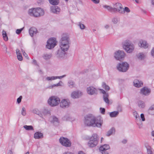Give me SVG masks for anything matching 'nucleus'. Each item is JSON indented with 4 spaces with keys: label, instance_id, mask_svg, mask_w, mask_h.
Instances as JSON below:
<instances>
[{
    "label": "nucleus",
    "instance_id": "1",
    "mask_svg": "<svg viewBox=\"0 0 154 154\" xmlns=\"http://www.w3.org/2000/svg\"><path fill=\"white\" fill-rule=\"evenodd\" d=\"M84 122L85 124L87 126L98 128L101 127L103 123L100 118H98L96 119L92 114H88L85 116Z\"/></svg>",
    "mask_w": 154,
    "mask_h": 154
},
{
    "label": "nucleus",
    "instance_id": "2",
    "mask_svg": "<svg viewBox=\"0 0 154 154\" xmlns=\"http://www.w3.org/2000/svg\"><path fill=\"white\" fill-rule=\"evenodd\" d=\"M70 38L69 35L66 34H63L62 35V38L59 41V45L60 47L64 49L63 48L65 49H69V45Z\"/></svg>",
    "mask_w": 154,
    "mask_h": 154
},
{
    "label": "nucleus",
    "instance_id": "3",
    "mask_svg": "<svg viewBox=\"0 0 154 154\" xmlns=\"http://www.w3.org/2000/svg\"><path fill=\"white\" fill-rule=\"evenodd\" d=\"M28 14L31 16L38 17L43 15L44 14V12L41 8H33L29 10Z\"/></svg>",
    "mask_w": 154,
    "mask_h": 154
},
{
    "label": "nucleus",
    "instance_id": "4",
    "mask_svg": "<svg viewBox=\"0 0 154 154\" xmlns=\"http://www.w3.org/2000/svg\"><path fill=\"white\" fill-rule=\"evenodd\" d=\"M89 140L88 143V146L90 148H93L97 146L99 140V138L97 134H93L89 138Z\"/></svg>",
    "mask_w": 154,
    "mask_h": 154
},
{
    "label": "nucleus",
    "instance_id": "5",
    "mask_svg": "<svg viewBox=\"0 0 154 154\" xmlns=\"http://www.w3.org/2000/svg\"><path fill=\"white\" fill-rule=\"evenodd\" d=\"M60 98L55 96L50 97L48 101V104L52 107L57 105L60 103Z\"/></svg>",
    "mask_w": 154,
    "mask_h": 154
},
{
    "label": "nucleus",
    "instance_id": "6",
    "mask_svg": "<svg viewBox=\"0 0 154 154\" xmlns=\"http://www.w3.org/2000/svg\"><path fill=\"white\" fill-rule=\"evenodd\" d=\"M129 66L126 62H122L119 63L117 66V68L120 72H125L127 71L129 68Z\"/></svg>",
    "mask_w": 154,
    "mask_h": 154
},
{
    "label": "nucleus",
    "instance_id": "7",
    "mask_svg": "<svg viewBox=\"0 0 154 154\" xmlns=\"http://www.w3.org/2000/svg\"><path fill=\"white\" fill-rule=\"evenodd\" d=\"M123 47L128 53H131L134 50V45L131 44L129 40H126L124 42Z\"/></svg>",
    "mask_w": 154,
    "mask_h": 154
},
{
    "label": "nucleus",
    "instance_id": "8",
    "mask_svg": "<svg viewBox=\"0 0 154 154\" xmlns=\"http://www.w3.org/2000/svg\"><path fill=\"white\" fill-rule=\"evenodd\" d=\"M59 142L63 146L69 147L71 146L72 143L69 139L66 137H61L59 140Z\"/></svg>",
    "mask_w": 154,
    "mask_h": 154
},
{
    "label": "nucleus",
    "instance_id": "9",
    "mask_svg": "<svg viewBox=\"0 0 154 154\" xmlns=\"http://www.w3.org/2000/svg\"><path fill=\"white\" fill-rule=\"evenodd\" d=\"M56 45V38H51L48 40L46 47L48 48L51 49L54 48Z\"/></svg>",
    "mask_w": 154,
    "mask_h": 154
},
{
    "label": "nucleus",
    "instance_id": "10",
    "mask_svg": "<svg viewBox=\"0 0 154 154\" xmlns=\"http://www.w3.org/2000/svg\"><path fill=\"white\" fill-rule=\"evenodd\" d=\"M122 5L120 3H117L114 5L113 12H118L121 14L123 12Z\"/></svg>",
    "mask_w": 154,
    "mask_h": 154
},
{
    "label": "nucleus",
    "instance_id": "11",
    "mask_svg": "<svg viewBox=\"0 0 154 154\" xmlns=\"http://www.w3.org/2000/svg\"><path fill=\"white\" fill-rule=\"evenodd\" d=\"M125 53L122 51H119L115 53L114 57L118 60H120L124 58L125 56Z\"/></svg>",
    "mask_w": 154,
    "mask_h": 154
},
{
    "label": "nucleus",
    "instance_id": "12",
    "mask_svg": "<svg viewBox=\"0 0 154 154\" xmlns=\"http://www.w3.org/2000/svg\"><path fill=\"white\" fill-rule=\"evenodd\" d=\"M60 49H59L57 52V56L58 57H63L66 54V51H67L68 49H65V48H63L64 49L60 47Z\"/></svg>",
    "mask_w": 154,
    "mask_h": 154
},
{
    "label": "nucleus",
    "instance_id": "13",
    "mask_svg": "<svg viewBox=\"0 0 154 154\" xmlns=\"http://www.w3.org/2000/svg\"><path fill=\"white\" fill-rule=\"evenodd\" d=\"M151 92V89L147 87H145L142 88L140 91V94L144 96L149 95Z\"/></svg>",
    "mask_w": 154,
    "mask_h": 154
},
{
    "label": "nucleus",
    "instance_id": "14",
    "mask_svg": "<svg viewBox=\"0 0 154 154\" xmlns=\"http://www.w3.org/2000/svg\"><path fill=\"white\" fill-rule=\"evenodd\" d=\"M60 107L63 109L67 108L69 107L70 104V102L66 99L62 100L61 102H60Z\"/></svg>",
    "mask_w": 154,
    "mask_h": 154
},
{
    "label": "nucleus",
    "instance_id": "15",
    "mask_svg": "<svg viewBox=\"0 0 154 154\" xmlns=\"http://www.w3.org/2000/svg\"><path fill=\"white\" fill-rule=\"evenodd\" d=\"M109 149L110 146L109 145L104 144L100 147L99 150L102 154H108V152L106 151V150Z\"/></svg>",
    "mask_w": 154,
    "mask_h": 154
},
{
    "label": "nucleus",
    "instance_id": "16",
    "mask_svg": "<svg viewBox=\"0 0 154 154\" xmlns=\"http://www.w3.org/2000/svg\"><path fill=\"white\" fill-rule=\"evenodd\" d=\"M88 93L91 95L97 94V90L93 87H90L87 88Z\"/></svg>",
    "mask_w": 154,
    "mask_h": 154
},
{
    "label": "nucleus",
    "instance_id": "17",
    "mask_svg": "<svg viewBox=\"0 0 154 154\" xmlns=\"http://www.w3.org/2000/svg\"><path fill=\"white\" fill-rule=\"evenodd\" d=\"M82 95V93L81 91H74L71 94V97L74 99L79 98Z\"/></svg>",
    "mask_w": 154,
    "mask_h": 154
},
{
    "label": "nucleus",
    "instance_id": "18",
    "mask_svg": "<svg viewBox=\"0 0 154 154\" xmlns=\"http://www.w3.org/2000/svg\"><path fill=\"white\" fill-rule=\"evenodd\" d=\"M51 11L55 14H58L60 10V8L56 6H52L51 7Z\"/></svg>",
    "mask_w": 154,
    "mask_h": 154
},
{
    "label": "nucleus",
    "instance_id": "19",
    "mask_svg": "<svg viewBox=\"0 0 154 154\" xmlns=\"http://www.w3.org/2000/svg\"><path fill=\"white\" fill-rule=\"evenodd\" d=\"M29 32L30 36L32 37L34 35L38 32V31L36 28L32 27L30 28L29 30Z\"/></svg>",
    "mask_w": 154,
    "mask_h": 154
},
{
    "label": "nucleus",
    "instance_id": "20",
    "mask_svg": "<svg viewBox=\"0 0 154 154\" xmlns=\"http://www.w3.org/2000/svg\"><path fill=\"white\" fill-rule=\"evenodd\" d=\"M134 84L135 86L139 88L142 86L143 85V83L138 79H135L134 81Z\"/></svg>",
    "mask_w": 154,
    "mask_h": 154
},
{
    "label": "nucleus",
    "instance_id": "21",
    "mask_svg": "<svg viewBox=\"0 0 154 154\" xmlns=\"http://www.w3.org/2000/svg\"><path fill=\"white\" fill-rule=\"evenodd\" d=\"M43 137V134L40 132H37L34 134V137L35 139H40Z\"/></svg>",
    "mask_w": 154,
    "mask_h": 154
},
{
    "label": "nucleus",
    "instance_id": "22",
    "mask_svg": "<svg viewBox=\"0 0 154 154\" xmlns=\"http://www.w3.org/2000/svg\"><path fill=\"white\" fill-rule=\"evenodd\" d=\"M138 45L140 47H142L145 48H147L148 47L146 42L145 41H140Z\"/></svg>",
    "mask_w": 154,
    "mask_h": 154
},
{
    "label": "nucleus",
    "instance_id": "23",
    "mask_svg": "<svg viewBox=\"0 0 154 154\" xmlns=\"http://www.w3.org/2000/svg\"><path fill=\"white\" fill-rule=\"evenodd\" d=\"M52 56V54L51 53H50L49 54H44L42 56V57L45 60H47L51 58Z\"/></svg>",
    "mask_w": 154,
    "mask_h": 154
},
{
    "label": "nucleus",
    "instance_id": "24",
    "mask_svg": "<svg viewBox=\"0 0 154 154\" xmlns=\"http://www.w3.org/2000/svg\"><path fill=\"white\" fill-rule=\"evenodd\" d=\"M49 3L54 5H57L59 3V0H48Z\"/></svg>",
    "mask_w": 154,
    "mask_h": 154
},
{
    "label": "nucleus",
    "instance_id": "25",
    "mask_svg": "<svg viewBox=\"0 0 154 154\" xmlns=\"http://www.w3.org/2000/svg\"><path fill=\"white\" fill-rule=\"evenodd\" d=\"M137 57L139 60H142L144 59L145 57L144 54L142 53H140L137 54Z\"/></svg>",
    "mask_w": 154,
    "mask_h": 154
},
{
    "label": "nucleus",
    "instance_id": "26",
    "mask_svg": "<svg viewBox=\"0 0 154 154\" xmlns=\"http://www.w3.org/2000/svg\"><path fill=\"white\" fill-rule=\"evenodd\" d=\"M23 127L27 131H33L34 130L33 126L32 125H25Z\"/></svg>",
    "mask_w": 154,
    "mask_h": 154
},
{
    "label": "nucleus",
    "instance_id": "27",
    "mask_svg": "<svg viewBox=\"0 0 154 154\" xmlns=\"http://www.w3.org/2000/svg\"><path fill=\"white\" fill-rule=\"evenodd\" d=\"M119 112L118 111H113L110 113V116L111 117H116L118 115Z\"/></svg>",
    "mask_w": 154,
    "mask_h": 154
},
{
    "label": "nucleus",
    "instance_id": "28",
    "mask_svg": "<svg viewBox=\"0 0 154 154\" xmlns=\"http://www.w3.org/2000/svg\"><path fill=\"white\" fill-rule=\"evenodd\" d=\"M138 105L139 107L140 108H143L145 106L144 102L141 100L138 102Z\"/></svg>",
    "mask_w": 154,
    "mask_h": 154
},
{
    "label": "nucleus",
    "instance_id": "29",
    "mask_svg": "<svg viewBox=\"0 0 154 154\" xmlns=\"http://www.w3.org/2000/svg\"><path fill=\"white\" fill-rule=\"evenodd\" d=\"M102 86L103 88H104L106 90L109 91L110 90V88L109 86L107 85L104 82H103Z\"/></svg>",
    "mask_w": 154,
    "mask_h": 154
},
{
    "label": "nucleus",
    "instance_id": "30",
    "mask_svg": "<svg viewBox=\"0 0 154 154\" xmlns=\"http://www.w3.org/2000/svg\"><path fill=\"white\" fill-rule=\"evenodd\" d=\"M115 131V129L114 128H112L107 132V136H109L111 135L113 132Z\"/></svg>",
    "mask_w": 154,
    "mask_h": 154
},
{
    "label": "nucleus",
    "instance_id": "31",
    "mask_svg": "<svg viewBox=\"0 0 154 154\" xmlns=\"http://www.w3.org/2000/svg\"><path fill=\"white\" fill-rule=\"evenodd\" d=\"M103 7L106 8L108 10L111 12H113V8H112V7L107 5H104Z\"/></svg>",
    "mask_w": 154,
    "mask_h": 154
},
{
    "label": "nucleus",
    "instance_id": "32",
    "mask_svg": "<svg viewBox=\"0 0 154 154\" xmlns=\"http://www.w3.org/2000/svg\"><path fill=\"white\" fill-rule=\"evenodd\" d=\"M52 120L51 121V122L53 123H54L55 122H57L58 123H59L58 119L54 116H52Z\"/></svg>",
    "mask_w": 154,
    "mask_h": 154
},
{
    "label": "nucleus",
    "instance_id": "33",
    "mask_svg": "<svg viewBox=\"0 0 154 154\" xmlns=\"http://www.w3.org/2000/svg\"><path fill=\"white\" fill-rule=\"evenodd\" d=\"M123 12L122 13H121V14H124L125 12H126L127 13H129L130 12V10L127 7H125L124 8V9L123 8Z\"/></svg>",
    "mask_w": 154,
    "mask_h": 154
},
{
    "label": "nucleus",
    "instance_id": "34",
    "mask_svg": "<svg viewBox=\"0 0 154 154\" xmlns=\"http://www.w3.org/2000/svg\"><path fill=\"white\" fill-rule=\"evenodd\" d=\"M147 152L148 154H152V148L150 146H148L146 147Z\"/></svg>",
    "mask_w": 154,
    "mask_h": 154
},
{
    "label": "nucleus",
    "instance_id": "35",
    "mask_svg": "<svg viewBox=\"0 0 154 154\" xmlns=\"http://www.w3.org/2000/svg\"><path fill=\"white\" fill-rule=\"evenodd\" d=\"M68 85L70 88H72L74 87L75 83L73 81H70L69 82Z\"/></svg>",
    "mask_w": 154,
    "mask_h": 154
},
{
    "label": "nucleus",
    "instance_id": "36",
    "mask_svg": "<svg viewBox=\"0 0 154 154\" xmlns=\"http://www.w3.org/2000/svg\"><path fill=\"white\" fill-rule=\"evenodd\" d=\"M42 113L44 115H46L48 114L50 115V112L47 109H44Z\"/></svg>",
    "mask_w": 154,
    "mask_h": 154
},
{
    "label": "nucleus",
    "instance_id": "37",
    "mask_svg": "<svg viewBox=\"0 0 154 154\" xmlns=\"http://www.w3.org/2000/svg\"><path fill=\"white\" fill-rule=\"evenodd\" d=\"M119 20V18L117 17L114 18L112 20V21L114 24H116Z\"/></svg>",
    "mask_w": 154,
    "mask_h": 154
},
{
    "label": "nucleus",
    "instance_id": "38",
    "mask_svg": "<svg viewBox=\"0 0 154 154\" xmlns=\"http://www.w3.org/2000/svg\"><path fill=\"white\" fill-rule=\"evenodd\" d=\"M154 110V105H153L150 106L149 109V112L151 114H153V113L151 112V111Z\"/></svg>",
    "mask_w": 154,
    "mask_h": 154
},
{
    "label": "nucleus",
    "instance_id": "39",
    "mask_svg": "<svg viewBox=\"0 0 154 154\" xmlns=\"http://www.w3.org/2000/svg\"><path fill=\"white\" fill-rule=\"evenodd\" d=\"M55 79L54 76L47 77L46 78V80L48 81L54 80Z\"/></svg>",
    "mask_w": 154,
    "mask_h": 154
},
{
    "label": "nucleus",
    "instance_id": "40",
    "mask_svg": "<svg viewBox=\"0 0 154 154\" xmlns=\"http://www.w3.org/2000/svg\"><path fill=\"white\" fill-rule=\"evenodd\" d=\"M24 29V27L20 29H17L16 30V33L17 34H19Z\"/></svg>",
    "mask_w": 154,
    "mask_h": 154
},
{
    "label": "nucleus",
    "instance_id": "41",
    "mask_svg": "<svg viewBox=\"0 0 154 154\" xmlns=\"http://www.w3.org/2000/svg\"><path fill=\"white\" fill-rule=\"evenodd\" d=\"M79 25L80 27V28L82 29H84L85 27V26L84 24L81 23H79Z\"/></svg>",
    "mask_w": 154,
    "mask_h": 154
},
{
    "label": "nucleus",
    "instance_id": "42",
    "mask_svg": "<svg viewBox=\"0 0 154 154\" xmlns=\"http://www.w3.org/2000/svg\"><path fill=\"white\" fill-rule=\"evenodd\" d=\"M26 114V110L24 107H23L22 109L21 114L23 116H25Z\"/></svg>",
    "mask_w": 154,
    "mask_h": 154
},
{
    "label": "nucleus",
    "instance_id": "43",
    "mask_svg": "<svg viewBox=\"0 0 154 154\" xmlns=\"http://www.w3.org/2000/svg\"><path fill=\"white\" fill-rule=\"evenodd\" d=\"M100 112L103 114H104L105 112V109L104 108H100Z\"/></svg>",
    "mask_w": 154,
    "mask_h": 154
},
{
    "label": "nucleus",
    "instance_id": "44",
    "mask_svg": "<svg viewBox=\"0 0 154 154\" xmlns=\"http://www.w3.org/2000/svg\"><path fill=\"white\" fill-rule=\"evenodd\" d=\"M62 83V81H60V82L56 84H54V85H52V88H53V87H55V86H61V85L60 84V83Z\"/></svg>",
    "mask_w": 154,
    "mask_h": 154
},
{
    "label": "nucleus",
    "instance_id": "45",
    "mask_svg": "<svg viewBox=\"0 0 154 154\" xmlns=\"http://www.w3.org/2000/svg\"><path fill=\"white\" fill-rule=\"evenodd\" d=\"M17 55V59L21 61L23 60V57L21 54Z\"/></svg>",
    "mask_w": 154,
    "mask_h": 154
},
{
    "label": "nucleus",
    "instance_id": "46",
    "mask_svg": "<svg viewBox=\"0 0 154 154\" xmlns=\"http://www.w3.org/2000/svg\"><path fill=\"white\" fill-rule=\"evenodd\" d=\"M22 51L23 53V55L25 56L26 58L29 59V57L27 54L25 52V51L22 49Z\"/></svg>",
    "mask_w": 154,
    "mask_h": 154
},
{
    "label": "nucleus",
    "instance_id": "47",
    "mask_svg": "<svg viewBox=\"0 0 154 154\" xmlns=\"http://www.w3.org/2000/svg\"><path fill=\"white\" fill-rule=\"evenodd\" d=\"M22 98V97L21 96L17 99V101L18 103H20L21 102Z\"/></svg>",
    "mask_w": 154,
    "mask_h": 154
},
{
    "label": "nucleus",
    "instance_id": "48",
    "mask_svg": "<svg viewBox=\"0 0 154 154\" xmlns=\"http://www.w3.org/2000/svg\"><path fill=\"white\" fill-rule=\"evenodd\" d=\"M66 76V75H65L60 76H54V78H55V79H60L63 78L65 77Z\"/></svg>",
    "mask_w": 154,
    "mask_h": 154
},
{
    "label": "nucleus",
    "instance_id": "49",
    "mask_svg": "<svg viewBox=\"0 0 154 154\" xmlns=\"http://www.w3.org/2000/svg\"><path fill=\"white\" fill-rule=\"evenodd\" d=\"M140 117L142 119V120L143 121H145V119L144 117V116L143 114L142 113L140 115Z\"/></svg>",
    "mask_w": 154,
    "mask_h": 154
},
{
    "label": "nucleus",
    "instance_id": "50",
    "mask_svg": "<svg viewBox=\"0 0 154 154\" xmlns=\"http://www.w3.org/2000/svg\"><path fill=\"white\" fill-rule=\"evenodd\" d=\"M33 112L34 113L38 115L39 112L37 109H35L33 110Z\"/></svg>",
    "mask_w": 154,
    "mask_h": 154
},
{
    "label": "nucleus",
    "instance_id": "51",
    "mask_svg": "<svg viewBox=\"0 0 154 154\" xmlns=\"http://www.w3.org/2000/svg\"><path fill=\"white\" fill-rule=\"evenodd\" d=\"M91 1L95 4H98L100 2V0H91Z\"/></svg>",
    "mask_w": 154,
    "mask_h": 154
},
{
    "label": "nucleus",
    "instance_id": "52",
    "mask_svg": "<svg viewBox=\"0 0 154 154\" xmlns=\"http://www.w3.org/2000/svg\"><path fill=\"white\" fill-rule=\"evenodd\" d=\"M104 101L106 103H109V100L108 98H103Z\"/></svg>",
    "mask_w": 154,
    "mask_h": 154
},
{
    "label": "nucleus",
    "instance_id": "53",
    "mask_svg": "<svg viewBox=\"0 0 154 154\" xmlns=\"http://www.w3.org/2000/svg\"><path fill=\"white\" fill-rule=\"evenodd\" d=\"M16 53L17 55L21 54L19 49H17L16 50Z\"/></svg>",
    "mask_w": 154,
    "mask_h": 154
},
{
    "label": "nucleus",
    "instance_id": "54",
    "mask_svg": "<svg viewBox=\"0 0 154 154\" xmlns=\"http://www.w3.org/2000/svg\"><path fill=\"white\" fill-rule=\"evenodd\" d=\"M4 38V40L5 41H7L8 40V36L7 35H6L5 36V37H3Z\"/></svg>",
    "mask_w": 154,
    "mask_h": 154
},
{
    "label": "nucleus",
    "instance_id": "55",
    "mask_svg": "<svg viewBox=\"0 0 154 154\" xmlns=\"http://www.w3.org/2000/svg\"><path fill=\"white\" fill-rule=\"evenodd\" d=\"M7 35V34L6 32L3 30V31H2V36H3V37H5V36Z\"/></svg>",
    "mask_w": 154,
    "mask_h": 154
},
{
    "label": "nucleus",
    "instance_id": "56",
    "mask_svg": "<svg viewBox=\"0 0 154 154\" xmlns=\"http://www.w3.org/2000/svg\"><path fill=\"white\" fill-rule=\"evenodd\" d=\"M151 55L154 57V48H153L151 51Z\"/></svg>",
    "mask_w": 154,
    "mask_h": 154
},
{
    "label": "nucleus",
    "instance_id": "57",
    "mask_svg": "<svg viewBox=\"0 0 154 154\" xmlns=\"http://www.w3.org/2000/svg\"><path fill=\"white\" fill-rule=\"evenodd\" d=\"M103 97V98H108V94L107 93H106L105 94H104Z\"/></svg>",
    "mask_w": 154,
    "mask_h": 154
},
{
    "label": "nucleus",
    "instance_id": "58",
    "mask_svg": "<svg viewBox=\"0 0 154 154\" xmlns=\"http://www.w3.org/2000/svg\"><path fill=\"white\" fill-rule=\"evenodd\" d=\"M3 49H4L5 51L6 52H7V47H6L5 45H4H4H3Z\"/></svg>",
    "mask_w": 154,
    "mask_h": 154
},
{
    "label": "nucleus",
    "instance_id": "59",
    "mask_svg": "<svg viewBox=\"0 0 154 154\" xmlns=\"http://www.w3.org/2000/svg\"><path fill=\"white\" fill-rule=\"evenodd\" d=\"M63 154H74V153L69 152H64Z\"/></svg>",
    "mask_w": 154,
    "mask_h": 154
},
{
    "label": "nucleus",
    "instance_id": "60",
    "mask_svg": "<svg viewBox=\"0 0 154 154\" xmlns=\"http://www.w3.org/2000/svg\"><path fill=\"white\" fill-rule=\"evenodd\" d=\"M100 90L101 91L102 93L103 94H104L106 93L105 91L103 89H100Z\"/></svg>",
    "mask_w": 154,
    "mask_h": 154
},
{
    "label": "nucleus",
    "instance_id": "61",
    "mask_svg": "<svg viewBox=\"0 0 154 154\" xmlns=\"http://www.w3.org/2000/svg\"><path fill=\"white\" fill-rule=\"evenodd\" d=\"M78 154H85L84 152L82 151H79Z\"/></svg>",
    "mask_w": 154,
    "mask_h": 154
},
{
    "label": "nucleus",
    "instance_id": "62",
    "mask_svg": "<svg viewBox=\"0 0 154 154\" xmlns=\"http://www.w3.org/2000/svg\"><path fill=\"white\" fill-rule=\"evenodd\" d=\"M127 142V140L124 139L122 141V142L124 143H126Z\"/></svg>",
    "mask_w": 154,
    "mask_h": 154
},
{
    "label": "nucleus",
    "instance_id": "63",
    "mask_svg": "<svg viewBox=\"0 0 154 154\" xmlns=\"http://www.w3.org/2000/svg\"><path fill=\"white\" fill-rule=\"evenodd\" d=\"M38 72L39 73L41 74H43V72L42 71L41 69H40L38 70Z\"/></svg>",
    "mask_w": 154,
    "mask_h": 154
},
{
    "label": "nucleus",
    "instance_id": "64",
    "mask_svg": "<svg viewBox=\"0 0 154 154\" xmlns=\"http://www.w3.org/2000/svg\"><path fill=\"white\" fill-rule=\"evenodd\" d=\"M8 154H13V152L11 150H10Z\"/></svg>",
    "mask_w": 154,
    "mask_h": 154
}]
</instances>
